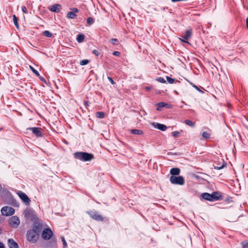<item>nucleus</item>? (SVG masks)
<instances>
[{
    "label": "nucleus",
    "mask_w": 248,
    "mask_h": 248,
    "mask_svg": "<svg viewBox=\"0 0 248 248\" xmlns=\"http://www.w3.org/2000/svg\"><path fill=\"white\" fill-rule=\"evenodd\" d=\"M75 158L83 161H91L93 158V155L85 152H77L74 154Z\"/></svg>",
    "instance_id": "nucleus-1"
},
{
    "label": "nucleus",
    "mask_w": 248,
    "mask_h": 248,
    "mask_svg": "<svg viewBox=\"0 0 248 248\" xmlns=\"http://www.w3.org/2000/svg\"><path fill=\"white\" fill-rule=\"evenodd\" d=\"M26 238L30 242L34 243L38 239L39 233L34 229L30 230L27 232Z\"/></svg>",
    "instance_id": "nucleus-2"
},
{
    "label": "nucleus",
    "mask_w": 248,
    "mask_h": 248,
    "mask_svg": "<svg viewBox=\"0 0 248 248\" xmlns=\"http://www.w3.org/2000/svg\"><path fill=\"white\" fill-rule=\"evenodd\" d=\"M24 215L27 219L33 220L36 218V215L35 212L31 209H27L24 212Z\"/></svg>",
    "instance_id": "nucleus-3"
},
{
    "label": "nucleus",
    "mask_w": 248,
    "mask_h": 248,
    "mask_svg": "<svg viewBox=\"0 0 248 248\" xmlns=\"http://www.w3.org/2000/svg\"><path fill=\"white\" fill-rule=\"evenodd\" d=\"M170 180L172 184L175 185H183L185 183V180L181 176H171L170 178Z\"/></svg>",
    "instance_id": "nucleus-4"
},
{
    "label": "nucleus",
    "mask_w": 248,
    "mask_h": 248,
    "mask_svg": "<svg viewBox=\"0 0 248 248\" xmlns=\"http://www.w3.org/2000/svg\"><path fill=\"white\" fill-rule=\"evenodd\" d=\"M1 212L2 215L6 216H9L12 215L14 212L15 210L11 207L4 206L2 208Z\"/></svg>",
    "instance_id": "nucleus-5"
},
{
    "label": "nucleus",
    "mask_w": 248,
    "mask_h": 248,
    "mask_svg": "<svg viewBox=\"0 0 248 248\" xmlns=\"http://www.w3.org/2000/svg\"><path fill=\"white\" fill-rule=\"evenodd\" d=\"M88 214L89 216L93 219L97 221H103V217L98 213L94 211H91L90 212H88Z\"/></svg>",
    "instance_id": "nucleus-6"
},
{
    "label": "nucleus",
    "mask_w": 248,
    "mask_h": 248,
    "mask_svg": "<svg viewBox=\"0 0 248 248\" xmlns=\"http://www.w3.org/2000/svg\"><path fill=\"white\" fill-rule=\"evenodd\" d=\"M17 193L20 198L26 205H28L30 204L31 200L25 193L20 191H18Z\"/></svg>",
    "instance_id": "nucleus-7"
},
{
    "label": "nucleus",
    "mask_w": 248,
    "mask_h": 248,
    "mask_svg": "<svg viewBox=\"0 0 248 248\" xmlns=\"http://www.w3.org/2000/svg\"><path fill=\"white\" fill-rule=\"evenodd\" d=\"M9 224L13 228H16L19 224L20 221L19 218L16 216L11 217L9 219Z\"/></svg>",
    "instance_id": "nucleus-8"
},
{
    "label": "nucleus",
    "mask_w": 248,
    "mask_h": 248,
    "mask_svg": "<svg viewBox=\"0 0 248 248\" xmlns=\"http://www.w3.org/2000/svg\"><path fill=\"white\" fill-rule=\"evenodd\" d=\"M52 235V232L50 229H45L42 233V238L44 239H49Z\"/></svg>",
    "instance_id": "nucleus-9"
},
{
    "label": "nucleus",
    "mask_w": 248,
    "mask_h": 248,
    "mask_svg": "<svg viewBox=\"0 0 248 248\" xmlns=\"http://www.w3.org/2000/svg\"><path fill=\"white\" fill-rule=\"evenodd\" d=\"M27 130L31 131L37 137H41L42 134V129L39 127H29Z\"/></svg>",
    "instance_id": "nucleus-10"
},
{
    "label": "nucleus",
    "mask_w": 248,
    "mask_h": 248,
    "mask_svg": "<svg viewBox=\"0 0 248 248\" xmlns=\"http://www.w3.org/2000/svg\"><path fill=\"white\" fill-rule=\"evenodd\" d=\"M78 12L79 11L77 8H73L72 9V11L68 12L67 17L71 19H75L77 16L76 13H78Z\"/></svg>",
    "instance_id": "nucleus-11"
},
{
    "label": "nucleus",
    "mask_w": 248,
    "mask_h": 248,
    "mask_svg": "<svg viewBox=\"0 0 248 248\" xmlns=\"http://www.w3.org/2000/svg\"><path fill=\"white\" fill-rule=\"evenodd\" d=\"M8 245L9 248H19L17 243L12 239L8 240Z\"/></svg>",
    "instance_id": "nucleus-12"
},
{
    "label": "nucleus",
    "mask_w": 248,
    "mask_h": 248,
    "mask_svg": "<svg viewBox=\"0 0 248 248\" xmlns=\"http://www.w3.org/2000/svg\"><path fill=\"white\" fill-rule=\"evenodd\" d=\"M42 228H43V226H42V224H41L39 222H36L34 224L32 229H34L35 230V232H37V233L39 234Z\"/></svg>",
    "instance_id": "nucleus-13"
},
{
    "label": "nucleus",
    "mask_w": 248,
    "mask_h": 248,
    "mask_svg": "<svg viewBox=\"0 0 248 248\" xmlns=\"http://www.w3.org/2000/svg\"><path fill=\"white\" fill-rule=\"evenodd\" d=\"M155 128H156L161 131H165L167 129V126L163 124L159 123H152V124Z\"/></svg>",
    "instance_id": "nucleus-14"
},
{
    "label": "nucleus",
    "mask_w": 248,
    "mask_h": 248,
    "mask_svg": "<svg viewBox=\"0 0 248 248\" xmlns=\"http://www.w3.org/2000/svg\"><path fill=\"white\" fill-rule=\"evenodd\" d=\"M61 7V6L60 5L55 4L52 5L50 8V10L52 12L58 13L60 10Z\"/></svg>",
    "instance_id": "nucleus-15"
},
{
    "label": "nucleus",
    "mask_w": 248,
    "mask_h": 248,
    "mask_svg": "<svg viewBox=\"0 0 248 248\" xmlns=\"http://www.w3.org/2000/svg\"><path fill=\"white\" fill-rule=\"evenodd\" d=\"M180 173V170L178 168H174L170 170V173L172 175H178Z\"/></svg>",
    "instance_id": "nucleus-16"
},
{
    "label": "nucleus",
    "mask_w": 248,
    "mask_h": 248,
    "mask_svg": "<svg viewBox=\"0 0 248 248\" xmlns=\"http://www.w3.org/2000/svg\"><path fill=\"white\" fill-rule=\"evenodd\" d=\"M192 31L191 30H187L186 31L183 38L185 40H188L191 36Z\"/></svg>",
    "instance_id": "nucleus-17"
},
{
    "label": "nucleus",
    "mask_w": 248,
    "mask_h": 248,
    "mask_svg": "<svg viewBox=\"0 0 248 248\" xmlns=\"http://www.w3.org/2000/svg\"><path fill=\"white\" fill-rule=\"evenodd\" d=\"M202 196L204 200L212 201L211 195L208 193H204L202 194Z\"/></svg>",
    "instance_id": "nucleus-18"
},
{
    "label": "nucleus",
    "mask_w": 248,
    "mask_h": 248,
    "mask_svg": "<svg viewBox=\"0 0 248 248\" xmlns=\"http://www.w3.org/2000/svg\"><path fill=\"white\" fill-rule=\"evenodd\" d=\"M130 132L132 134L135 135H142L143 134V132L139 129H130Z\"/></svg>",
    "instance_id": "nucleus-19"
},
{
    "label": "nucleus",
    "mask_w": 248,
    "mask_h": 248,
    "mask_svg": "<svg viewBox=\"0 0 248 248\" xmlns=\"http://www.w3.org/2000/svg\"><path fill=\"white\" fill-rule=\"evenodd\" d=\"M211 196L212 201L215 200H217L219 199L218 194L217 192H213L212 194H210Z\"/></svg>",
    "instance_id": "nucleus-20"
},
{
    "label": "nucleus",
    "mask_w": 248,
    "mask_h": 248,
    "mask_svg": "<svg viewBox=\"0 0 248 248\" xmlns=\"http://www.w3.org/2000/svg\"><path fill=\"white\" fill-rule=\"evenodd\" d=\"M84 38H85L84 35L80 34L77 36V40L78 42L81 43L84 40Z\"/></svg>",
    "instance_id": "nucleus-21"
},
{
    "label": "nucleus",
    "mask_w": 248,
    "mask_h": 248,
    "mask_svg": "<svg viewBox=\"0 0 248 248\" xmlns=\"http://www.w3.org/2000/svg\"><path fill=\"white\" fill-rule=\"evenodd\" d=\"M158 107L157 108V110H160L161 109V108L162 107H168V104L164 103V102H160V103H159L158 104H157Z\"/></svg>",
    "instance_id": "nucleus-22"
},
{
    "label": "nucleus",
    "mask_w": 248,
    "mask_h": 248,
    "mask_svg": "<svg viewBox=\"0 0 248 248\" xmlns=\"http://www.w3.org/2000/svg\"><path fill=\"white\" fill-rule=\"evenodd\" d=\"M13 21L14 22V24L15 25L16 27L18 29L19 28V25L17 22V18L16 17L15 15L13 16Z\"/></svg>",
    "instance_id": "nucleus-23"
},
{
    "label": "nucleus",
    "mask_w": 248,
    "mask_h": 248,
    "mask_svg": "<svg viewBox=\"0 0 248 248\" xmlns=\"http://www.w3.org/2000/svg\"><path fill=\"white\" fill-rule=\"evenodd\" d=\"M96 117L99 118H103L105 116V113L103 112H97L96 113Z\"/></svg>",
    "instance_id": "nucleus-24"
},
{
    "label": "nucleus",
    "mask_w": 248,
    "mask_h": 248,
    "mask_svg": "<svg viewBox=\"0 0 248 248\" xmlns=\"http://www.w3.org/2000/svg\"><path fill=\"white\" fill-rule=\"evenodd\" d=\"M30 68L33 72V73L35 74L37 77H40V75L37 71H36L32 66L30 65Z\"/></svg>",
    "instance_id": "nucleus-25"
},
{
    "label": "nucleus",
    "mask_w": 248,
    "mask_h": 248,
    "mask_svg": "<svg viewBox=\"0 0 248 248\" xmlns=\"http://www.w3.org/2000/svg\"><path fill=\"white\" fill-rule=\"evenodd\" d=\"M43 34H44V35H45L47 37H51L52 35V34L50 31H44Z\"/></svg>",
    "instance_id": "nucleus-26"
},
{
    "label": "nucleus",
    "mask_w": 248,
    "mask_h": 248,
    "mask_svg": "<svg viewBox=\"0 0 248 248\" xmlns=\"http://www.w3.org/2000/svg\"><path fill=\"white\" fill-rule=\"evenodd\" d=\"M87 22L89 25H91L93 23L94 20L93 19V18L90 17L87 18Z\"/></svg>",
    "instance_id": "nucleus-27"
},
{
    "label": "nucleus",
    "mask_w": 248,
    "mask_h": 248,
    "mask_svg": "<svg viewBox=\"0 0 248 248\" xmlns=\"http://www.w3.org/2000/svg\"><path fill=\"white\" fill-rule=\"evenodd\" d=\"M166 78H167V81L170 84L173 83L174 82V81H175V79L171 78L168 76L166 77Z\"/></svg>",
    "instance_id": "nucleus-28"
},
{
    "label": "nucleus",
    "mask_w": 248,
    "mask_h": 248,
    "mask_svg": "<svg viewBox=\"0 0 248 248\" xmlns=\"http://www.w3.org/2000/svg\"><path fill=\"white\" fill-rule=\"evenodd\" d=\"M185 123L191 127H193L194 126V124L193 123V122L188 120H186L185 121Z\"/></svg>",
    "instance_id": "nucleus-29"
},
{
    "label": "nucleus",
    "mask_w": 248,
    "mask_h": 248,
    "mask_svg": "<svg viewBox=\"0 0 248 248\" xmlns=\"http://www.w3.org/2000/svg\"><path fill=\"white\" fill-rule=\"evenodd\" d=\"M202 136L205 139H208L210 137V134L206 132H203L202 134Z\"/></svg>",
    "instance_id": "nucleus-30"
},
{
    "label": "nucleus",
    "mask_w": 248,
    "mask_h": 248,
    "mask_svg": "<svg viewBox=\"0 0 248 248\" xmlns=\"http://www.w3.org/2000/svg\"><path fill=\"white\" fill-rule=\"evenodd\" d=\"M226 163L223 162L222 165L220 167L215 166L214 168L216 170L222 169L226 166Z\"/></svg>",
    "instance_id": "nucleus-31"
},
{
    "label": "nucleus",
    "mask_w": 248,
    "mask_h": 248,
    "mask_svg": "<svg viewBox=\"0 0 248 248\" xmlns=\"http://www.w3.org/2000/svg\"><path fill=\"white\" fill-rule=\"evenodd\" d=\"M109 41L114 45H117L118 44V41L117 39H111Z\"/></svg>",
    "instance_id": "nucleus-32"
},
{
    "label": "nucleus",
    "mask_w": 248,
    "mask_h": 248,
    "mask_svg": "<svg viewBox=\"0 0 248 248\" xmlns=\"http://www.w3.org/2000/svg\"><path fill=\"white\" fill-rule=\"evenodd\" d=\"M89 61L88 60H82L80 62V64L81 65H84L88 64L89 63Z\"/></svg>",
    "instance_id": "nucleus-33"
},
{
    "label": "nucleus",
    "mask_w": 248,
    "mask_h": 248,
    "mask_svg": "<svg viewBox=\"0 0 248 248\" xmlns=\"http://www.w3.org/2000/svg\"><path fill=\"white\" fill-rule=\"evenodd\" d=\"M243 248H248V242H243L242 243Z\"/></svg>",
    "instance_id": "nucleus-34"
},
{
    "label": "nucleus",
    "mask_w": 248,
    "mask_h": 248,
    "mask_svg": "<svg viewBox=\"0 0 248 248\" xmlns=\"http://www.w3.org/2000/svg\"><path fill=\"white\" fill-rule=\"evenodd\" d=\"M62 240L63 243V248H66L67 247V244H66V241L65 240V239L63 237H62Z\"/></svg>",
    "instance_id": "nucleus-35"
},
{
    "label": "nucleus",
    "mask_w": 248,
    "mask_h": 248,
    "mask_svg": "<svg viewBox=\"0 0 248 248\" xmlns=\"http://www.w3.org/2000/svg\"><path fill=\"white\" fill-rule=\"evenodd\" d=\"M157 80L159 82H161V83H165L166 82V81L165 80L162 78H159L157 79Z\"/></svg>",
    "instance_id": "nucleus-36"
},
{
    "label": "nucleus",
    "mask_w": 248,
    "mask_h": 248,
    "mask_svg": "<svg viewBox=\"0 0 248 248\" xmlns=\"http://www.w3.org/2000/svg\"><path fill=\"white\" fill-rule=\"evenodd\" d=\"M179 134L180 132L178 131H174L172 133L173 136L175 138L177 137Z\"/></svg>",
    "instance_id": "nucleus-37"
},
{
    "label": "nucleus",
    "mask_w": 248,
    "mask_h": 248,
    "mask_svg": "<svg viewBox=\"0 0 248 248\" xmlns=\"http://www.w3.org/2000/svg\"><path fill=\"white\" fill-rule=\"evenodd\" d=\"M108 80L110 82V83L112 84H115V82H114V81L113 80V79H112V78H111L110 77H108Z\"/></svg>",
    "instance_id": "nucleus-38"
},
{
    "label": "nucleus",
    "mask_w": 248,
    "mask_h": 248,
    "mask_svg": "<svg viewBox=\"0 0 248 248\" xmlns=\"http://www.w3.org/2000/svg\"><path fill=\"white\" fill-rule=\"evenodd\" d=\"M113 54L117 56H119L120 55V53L118 51H114Z\"/></svg>",
    "instance_id": "nucleus-39"
},
{
    "label": "nucleus",
    "mask_w": 248,
    "mask_h": 248,
    "mask_svg": "<svg viewBox=\"0 0 248 248\" xmlns=\"http://www.w3.org/2000/svg\"><path fill=\"white\" fill-rule=\"evenodd\" d=\"M22 11H23V12L26 13L27 12L26 7L25 6H23L22 7Z\"/></svg>",
    "instance_id": "nucleus-40"
},
{
    "label": "nucleus",
    "mask_w": 248,
    "mask_h": 248,
    "mask_svg": "<svg viewBox=\"0 0 248 248\" xmlns=\"http://www.w3.org/2000/svg\"><path fill=\"white\" fill-rule=\"evenodd\" d=\"M93 53L97 56H98L99 55V52L97 50H94L93 51Z\"/></svg>",
    "instance_id": "nucleus-41"
},
{
    "label": "nucleus",
    "mask_w": 248,
    "mask_h": 248,
    "mask_svg": "<svg viewBox=\"0 0 248 248\" xmlns=\"http://www.w3.org/2000/svg\"><path fill=\"white\" fill-rule=\"evenodd\" d=\"M187 0H171V1L172 2H175L177 1H186Z\"/></svg>",
    "instance_id": "nucleus-42"
},
{
    "label": "nucleus",
    "mask_w": 248,
    "mask_h": 248,
    "mask_svg": "<svg viewBox=\"0 0 248 248\" xmlns=\"http://www.w3.org/2000/svg\"><path fill=\"white\" fill-rule=\"evenodd\" d=\"M0 248H4V246L2 243L0 242Z\"/></svg>",
    "instance_id": "nucleus-43"
},
{
    "label": "nucleus",
    "mask_w": 248,
    "mask_h": 248,
    "mask_svg": "<svg viewBox=\"0 0 248 248\" xmlns=\"http://www.w3.org/2000/svg\"><path fill=\"white\" fill-rule=\"evenodd\" d=\"M193 86V87H194L196 90H199V91H200V89H199V88H198L196 85H194Z\"/></svg>",
    "instance_id": "nucleus-44"
},
{
    "label": "nucleus",
    "mask_w": 248,
    "mask_h": 248,
    "mask_svg": "<svg viewBox=\"0 0 248 248\" xmlns=\"http://www.w3.org/2000/svg\"><path fill=\"white\" fill-rule=\"evenodd\" d=\"M179 39L182 41V42H185V43H188L187 41L181 39V38H179Z\"/></svg>",
    "instance_id": "nucleus-45"
},
{
    "label": "nucleus",
    "mask_w": 248,
    "mask_h": 248,
    "mask_svg": "<svg viewBox=\"0 0 248 248\" xmlns=\"http://www.w3.org/2000/svg\"><path fill=\"white\" fill-rule=\"evenodd\" d=\"M246 23H247V28H248V17L246 19Z\"/></svg>",
    "instance_id": "nucleus-46"
},
{
    "label": "nucleus",
    "mask_w": 248,
    "mask_h": 248,
    "mask_svg": "<svg viewBox=\"0 0 248 248\" xmlns=\"http://www.w3.org/2000/svg\"><path fill=\"white\" fill-rule=\"evenodd\" d=\"M146 89L147 90H150V88L149 87H146Z\"/></svg>",
    "instance_id": "nucleus-47"
},
{
    "label": "nucleus",
    "mask_w": 248,
    "mask_h": 248,
    "mask_svg": "<svg viewBox=\"0 0 248 248\" xmlns=\"http://www.w3.org/2000/svg\"><path fill=\"white\" fill-rule=\"evenodd\" d=\"M87 104H88V102H85V104L86 105H87Z\"/></svg>",
    "instance_id": "nucleus-48"
},
{
    "label": "nucleus",
    "mask_w": 248,
    "mask_h": 248,
    "mask_svg": "<svg viewBox=\"0 0 248 248\" xmlns=\"http://www.w3.org/2000/svg\"><path fill=\"white\" fill-rule=\"evenodd\" d=\"M41 79L42 80H44V78H41Z\"/></svg>",
    "instance_id": "nucleus-49"
}]
</instances>
